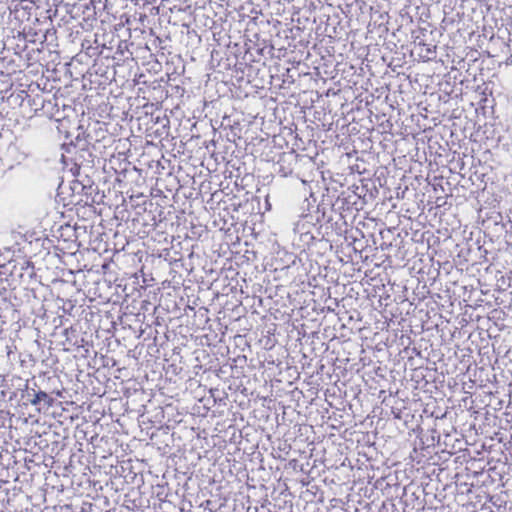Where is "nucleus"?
<instances>
[{
  "label": "nucleus",
  "instance_id": "obj_1",
  "mask_svg": "<svg viewBox=\"0 0 512 512\" xmlns=\"http://www.w3.org/2000/svg\"><path fill=\"white\" fill-rule=\"evenodd\" d=\"M30 403L34 406L43 405L44 408L48 409L54 405V399L44 391H38L33 394V398L30 399ZM38 410H41V407H38Z\"/></svg>",
  "mask_w": 512,
  "mask_h": 512
},
{
  "label": "nucleus",
  "instance_id": "obj_3",
  "mask_svg": "<svg viewBox=\"0 0 512 512\" xmlns=\"http://www.w3.org/2000/svg\"><path fill=\"white\" fill-rule=\"evenodd\" d=\"M22 269L25 271L24 273L21 274V277H23L24 275H27L29 278H32L34 276V266L31 262L29 261H26L24 263V266L22 267Z\"/></svg>",
  "mask_w": 512,
  "mask_h": 512
},
{
  "label": "nucleus",
  "instance_id": "obj_2",
  "mask_svg": "<svg viewBox=\"0 0 512 512\" xmlns=\"http://www.w3.org/2000/svg\"><path fill=\"white\" fill-rule=\"evenodd\" d=\"M419 56L424 61L434 59L436 57V46L432 44L419 43Z\"/></svg>",
  "mask_w": 512,
  "mask_h": 512
}]
</instances>
